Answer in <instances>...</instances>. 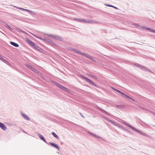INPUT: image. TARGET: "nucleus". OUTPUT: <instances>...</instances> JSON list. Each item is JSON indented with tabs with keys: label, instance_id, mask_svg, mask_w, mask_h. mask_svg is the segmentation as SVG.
<instances>
[{
	"label": "nucleus",
	"instance_id": "obj_1",
	"mask_svg": "<svg viewBox=\"0 0 155 155\" xmlns=\"http://www.w3.org/2000/svg\"><path fill=\"white\" fill-rule=\"evenodd\" d=\"M71 50L74 51V52L76 53L82 55L84 56L91 60V61L94 62H97V61L95 58H93L92 56L90 55L89 54H88L84 52H81L76 49H73L71 48Z\"/></svg>",
	"mask_w": 155,
	"mask_h": 155
},
{
	"label": "nucleus",
	"instance_id": "obj_2",
	"mask_svg": "<svg viewBox=\"0 0 155 155\" xmlns=\"http://www.w3.org/2000/svg\"><path fill=\"white\" fill-rule=\"evenodd\" d=\"M56 86L58 88L66 92H68L69 91H70V90L68 88L63 86L61 84H59V83H57Z\"/></svg>",
	"mask_w": 155,
	"mask_h": 155
},
{
	"label": "nucleus",
	"instance_id": "obj_3",
	"mask_svg": "<svg viewBox=\"0 0 155 155\" xmlns=\"http://www.w3.org/2000/svg\"><path fill=\"white\" fill-rule=\"evenodd\" d=\"M49 37H52L53 38L58 40L59 41H62L63 40V39L61 37L57 35L49 34Z\"/></svg>",
	"mask_w": 155,
	"mask_h": 155
},
{
	"label": "nucleus",
	"instance_id": "obj_4",
	"mask_svg": "<svg viewBox=\"0 0 155 155\" xmlns=\"http://www.w3.org/2000/svg\"><path fill=\"white\" fill-rule=\"evenodd\" d=\"M96 108L101 112L102 113L105 114L106 115L110 116V114H109L108 112L106 111L105 110H103V109L101 108V107H99V106H96Z\"/></svg>",
	"mask_w": 155,
	"mask_h": 155
},
{
	"label": "nucleus",
	"instance_id": "obj_5",
	"mask_svg": "<svg viewBox=\"0 0 155 155\" xmlns=\"http://www.w3.org/2000/svg\"><path fill=\"white\" fill-rule=\"evenodd\" d=\"M49 144L51 145L52 146L57 149L58 150H59L60 147L56 143H54L49 142Z\"/></svg>",
	"mask_w": 155,
	"mask_h": 155
},
{
	"label": "nucleus",
	"instance_id": "obj_6",
	"mask_svg": "<svg viewBox=\"0 0 155 155\" xmlns=\"http://www.w3.org/2000/svg\"><path fill=\"white\" fill-rule=\"evenodd\" d=\"M26 41L28 43L29 45L32 46L33 47L35 46V44L30 40L28 38H26Z\"/></svg>",
	"mask_w": 155,
	"mask_h": 155
},
{
	"label": "nucleus",
	"instance_id": "obj_7",
	"mask_svg": "<svg viewBox=\"0 0 155 155\" xmlns=\"http://www.w3.org/2000/svg\"><path fill=\"white\" fill-rule=\"evenodd\" d=\"M31 71L37 74L39 76L41 77L42 74L36 68H30Z\"/></svg>",
	"mask_w": 155,
	"mask_h": 155
},
{
	"label": "nucleus",
	"instance_id": "obj_8",
	"mask_svg": "<svg viewBox=\"0 0 155 155\" xmlns=\"http://www.w3.org/2000/svg\"><path fill=\"white\" fill-rule=\"evenodd\" d=\"M33 35L37 38L39 39L42 40L46 41V42H48V39L47 38H44L41 37L39 36H38L37 35Z\"/></svg>",
	"mask_w": 155,
	"mask_h": 155
},
{
	"label": "nucleus",
	"instance_id": "obj_9",
	"mask_svg": "<svg viewBox=\"0 0 155 155\" xmlns=\"http://www.w3.org/2000/svg\"><path fill=\"white\" fill-rule=\"evenodd\" d=\"M21 114L22 116L26 120L29 121L30 120V118L28 117V116L24 114V113L21 112Z\"/></svg>",
	"mask_w": 155,
	"mask_h": 155
},
{
	"label": "nucleus",
	"instance_id": "obj_10",
	"mask_svg": "<svg viewBox=\"0 0 155 155\" xmlns=\"http://www.w3.org/2000/svg\"><path fill=\"white\" fill-rule=\"evenodd\" d=\"M0 127L3 130H5L6 129V126L2 123L0 122Z\"/></svg>",
	"mask_w": 155,
	"mask_h": 155
},
{
	"label": "nucleus",
	"instance_id": "obj_11",
	"mask_svg": "<svg viewBox=\"0 0 155 155\" xmlns=\"http://www.w3.org/2000/svg\"><path fill=\"white\" fill-rule=\"evenodd\" d=\"M37 134L38 136H39V138L42 140H43L45 142H46V141L45 140V138L44 137L40 134L39 133H38Z\"/></svg>",
	"mask_w": 155,
	"mask_h": 155
},
{
	"label": "nucleus",
	"instance_id": "obj_12",
	"mask_svg": "<svg viewBox=\"0 0 155 155\" xmlns=\"http://www.w3.org/2000/svg\"><path fill=\"white\" fill-rule=\"evenodd\" d=\"M124 124L126 125V126H127L128 127H129L130 128H132L135 131L136 130H137V129L136 128L130 125L129 124H127V123H126L125 122Z\"/></svg>",
	"mask_w": 155,
	"mask_h": 155
},
{
	"label": "nucleus",
	"instance_id": "obj_13",
	"mask_svg": "<svg viewBox=\"0 0 155 155\" xmlns=\"http://www.w3.org/2000/svg\"><path fill=\"white\" fill-rule=\"evenodd\" d=\"M3 23L4 24V25H5L7 28L12 31L13 29L11 28L10 26L9 25L6 23L3 22Z\"/></svg>",
	"mask_w": 155,
	"mask_h": 155
},
{
	"label": "nucleus",
	"instance_id": "obj_14",
	"mask_svg": "<svg viewBox=\"0 0 155 155\" xmlns=\"http://www.w3.org/2000/svg\"><path fill=\"white\" fill-rule=\"evenodd\" d=\"M11 45L13 46H14L16 47H18L19 46V45L18 44L14 42L13 41H10V42Z\"/></svg>",
	"mask_w": 155,
	"mask_h": 155
},
{
	"label": "nucleus",
	"instance_id": "obj_15",
	"mask_svg": "<svg viewBox=\"0 0 155 155\" xmlns=\"http://www.w3.org/2000/svg\"><path fill=\"white\" fill-rule=\"evenodd\" d=\"M33 47L37 50L39 51H41L43 50V49H42L38 45H36V44L35 45V46Z\"/></svg>",
	"mask_w": 155,
	"mask_h": 155
},
{
	"label": "nucleus",
	"instance_id": "obj_16",
	"mask_svg": "<svg viewBox=\"0 0 155 155\" xmlns=\"http://www.w3.org/2000/svg\"><path fill=\"white\" fill-rule=\"evenodd\" d=\"M134 65L135 67H139V68H145V67L143 66L140 64L137 63H135L134 64Z\"/></svg>",
	"mask_w": 155,
	"mask_h": 155
},
{
	"label": "nucleus",
	"instance_id": "obj_17",
	"mask_svg": "<svg viewBox=\"0 0 155 155\" xmlns=\"http://www.w3.org/2000/svg\"><path fill=\"white\" fill-rule=\"evenodd\" d=\"M25 11L27 12L29 14H31V15H33L35 14V12L26 9V10H25Z\"/></svg>",
	"mask_w": 155,
	"mask_h": 155
},
{
	"label": "nucleus",
	"instance_id": "obj_18",
	"mask_svg": "<svg viewBox=\"0 0 155 155\" xmlns=\"http://www.w3.org/2000/svg\"><path fill=\"white\" fill-rule=\"evenodd\" d=\"M135 131L139 133L140 134H141L143 135L146 136V135H147L145 133H143V132L140 131L138 129H137V130H135Z\"/></svg>",
	"mask_w": 155,
	"mask_h": 155
},
{
	"label": "nucleus",
	"instance_id": "obj_19",
	"mask_svg": "<svg viewBox=\"0 0 155 155\" xmlns=\"http://www.w3.org/2000/svg\"><path fill=\"white\" fill-rule=\"evenodd\" d=\"M80 77L82 78L85 79L87 82L89 80V78H87V77L83 76L82 75H80Z\"/></svg>",
	"mask_w": 155,
	"mask_h": 155
},
{
	"label": "nucleus",
	"instance_id": "obj_20",
	"mask_svg": "<svg viewBox=\"0 0 155 155\" xmlns=\"http://www.w3.org/2000/svg\"><path fill=\"white\" fill-rule=\"evenodd\" d=\"M105 5L109 7H111L113 8H114L115 9H118L117 7H115V6H114L113 5H111L106 4Z\"/></svg>",
	"mask_w": 155,
	"mask_h": 155
},
{
	"label": "nucleus",
	"instance_id": "obj_21",
	"mask_svg": "<svg viewBox=\"0 0 155 155\" xmlns=\"http://www.w3.org/2000/svg\"><path fill=\"white\" fill-rule=\"evenodd\" d=\"M0 59H1L2 61L4 62H7V61L5 59H4L2 55L0 54Z\"/></svg>",
	"mask_w": 155,
	"mask_h": 155
},
{
	"label": "nucleus",
	"instance_id": "obj_22",
	"mask_svg": "<svg viewBox=\"0 0 155 155\" xmlns=\"http://www.w3.org/2000/svg\"><path fill=\"white\" fill-rule=\"evenodd\" d=\"M52 134L57 139H58L59 138V137L54 132H52Z\"/></svg>",
	"mask_w": 155,
	"mask_h": 155
},
{
	"label": "nucleus",
	"instance_id": "obj_23",
	"mask_svg": "<svg viewBox=\"0 0 155 155\" xmlns=\"http://www.w3.org/2000/svg\"><path fill=\"white\" fill-rule=\"evenodd\" d=\"M95 22V21H94L91 20H87V23H94Z\"/></svg>",
	"mask_w": 155,
	"mask_h": 155
},
{
	"label": "nucleus",
	"instance_id": "obj_24",
	"mask_svg": "<svg viewBox=\"0 0 155 155\" xmlns=\"http://www.w3.org/2000/svg\"><path fill=\"white\" fill-rule=\"evenodd\" d=\"M146 30H149L151 31L152 32H153L154 33H155V30L151 29L150 28H146Z\"/></svg>",
	"mask_w": 155,
	"mask_h": 155
},
{
	"label": "nucleus",
	"instance_id": "obj_25",
	"mask_svg": "<svg viewBox=\"0 0 155 155\" xmlns=\"http://www.w3.org/2000/svg\"><path fill=\"white\" fill-rule=\"evenodd\" d=\"M74 20L79 22H82V19H79L78 18H74Z\"/></svg>",
	"mask_w": 155,
	"mask_h": 155
},
{
	"label": "nucleus",
	"instance_id": "obj_26",
	"mask_svg": "<svg viewBox=\"0 0 155 155\" xmlns=\"http://www.w3.org/2000/svg\"><path fill=\"white\" fill-rule=\"evenodd\" d=\"M142 69H143V70L144 71H149V72H150L151 73H152V72L150 71L149 70L148 68H142Z\"/></svg>",
	"mask_w": 155,
	"mask_h": 155
},
{
	"label": "nucleus",
	"instance_id": "obj_27",
	"mask_svg": "<svg viewBox=\"0 0 155 155\" xmlns=\"http://www.w3.org/2000/svg\"><path fill=\"white\" fill-rule=\"evenodd\" d=\"M123 106L122 105H117L116 107L118 109L121 108L123 107Z\"/></svg>",
	"mask_w": 155,
	"mask_h": 155
},
{
	"label": "nucleus",
	"instance_id": "obj_28",
	"mask_svg": "<svg viewBox=\"0 0 155 155\" xmlns=\"http://www.w3.org/2000/svg\"><path fill=\"white\" fill-rule=\"evenodd\" d=\"M103 117L104 119H105L107 121L110 122H111V120H110V119H108V118H107V117Z\"/></svg>",
	"mask_w": 155,
	"mask_h": 155
},
{
	"label": "nucleus",
	"instance_id": "obj_29",
	"mask_svg": "<svg viewBox=\"0 0 155 155\" xmlns=\"http://www.w3.org/2000/svg\"><path fill=\"white\" fill-rule=\"evenodd\" d=\"M90 77H91V78H94L95 79H97L98 78L97 77H96L95 76L93 75H90Z\"/></svg>",
	"mask_w": 155,
	"mask_h": 155
},
{
	"label": "nucleus",
	"instance_id": "obj_30",
	"mask_svg": "<svg viewBox=\"0 0 155 155\" xmlns=\"http://www.w3.org/2000/svg\"><path fill=\"white\" fill-rule=\"evenodd\" d=\"M91 84L93 85L94 86H95L96 87H97V86L96 84H95L92 81H91L90 82V83Z\"/></svg>",
	"mask_w": 155,
	"mask_h": 155
},
{
	"label": "nucleus",
	"instance_id": "obj_31",
	"mask_svg": "<svg viewBox=\"0 0 155 155\" xmlns=\"http://www.w3.org/2000/svg\"><path fill=\"white\" fill-rule=\"evenodd\" d=\"M110 122V123H111L113 124L114 125L116 126L117 123L115 122H114L112 120H111V122Z\"/></svg>",
	"mask_w": 155,
	"mask_h": 155
},
{
	"label": "nucleus",
	"instance_id": "obj_32",
	"mask_svg": "<svg viewBox=\"0 0 155 155\" xmlns=\"http://www.w3.org/2000/svg\"><path fill=\"white\" fill-rule=\"evenodd\" d=\"M133 25H135L136 26H137L138 27L140 28L141 26V25H139V24L137 23H134L133 24Z\"/></svg>",
	"mask_w": 155,
	"mask_h": 155
},
{
	"label": "nucleus",
	"instance_id": "obj_33",
	"mask_svg": "<svg viewBox=\"0 0 155 155\" xmlns=\"http://www.w3.org/2000/svg\"><path fill=\"white\" fill-rule=\"evenodd\" d=\"M87 20H86L85 19H82V22H84V23H87Z\"/></svg>",
	"mask_w": 155,
	"mask_h": 155
},
{
	"label": "nucleus",
	"instance_id": "obj_34",
	"mask_svg": "<svg viewBox=\"0 0 155 155\" xmlns=\"http://www.w3.org/2000/svg\"><path fill=\"white\" fill-rule=\"evenodd\" d=\"M124 97L128 99H131V97H129V96H128L126 94Z\"/></svg>",
	"mask_w": 155,
	"mask_h": 155
},
{
	"label": "nucleus",
	"instance_id": "obj_35",
	"mask_svg": "<svg viewBox=\"0 0 155 155\" xmlns=\"http://www.w3.org/2000/svg\"><path fill=\"white\" fill-rule=\"evenodd\" d=\"M95 137H97V138H100L101 139V140H104V139L103 138H102V137H100L99 136H98L96 135V136Z\"/></svg>",
	"mask_w": 155,
	"mask_h": 155
},
{
	"label": "nucleus",
	"instance_id": "obj_36",
	"mask_svg": "<svg viewBox=\"0 0 155 155\" xmlns=\"http://www.w3.org/2000/svg\"><path fill=\"white\" fill-rule=\"evenodd\" d=\"M140 28H141L142 29H145L146 30V28H147L145 26L141 25Z\"/></svg>",
	"mask_w": 155,
	"mask_h": 155
},
{
	"label": "nucleus",
	"instance_id": "obj_37",
	"mask_svg": "<svg viewBox=\"0 0 155 155\" xmlns=\"http://www.w3.org/2000/svg\"><path fill=\"white\" fill-rule=\"evenodd\" d=\"M51 81L54 84H55L56 85V84H57V83H57L56 82H55V81Z\"/></svg>",
	"mask_w": 155,
	"mask_h": 155
},
{
	"label": "nucleus",
	"instance_id": "obj_38",
	"mask_svg": "<svg viewBox=\"0 0 155 155\" xmlns=\"http://www.w3.org/2000/svg\"><path fill=\"white\" fill-rule=\"evenodd\" d=\"M18 9H20V10H21L22 11H25V10H26V9H25V8H18Z\"/></svg>",
	"mask_w": 155,
	"mask_h": 155
},
{
	"label": "nucleus",
	"instance_id": "obj_39",
	"mask_svg": "<svg viewBox=\"0 0 155 155\" xmlns=\"http://www.w3.org/2000/svg\"><path fill=\"white\" fill-rule=\"evenodd\" d=\"M116 91L117 92H118V93H120H120H121V92L120 91H119V90H117V89H116Z\"/></svg>",
	"mask_w": 155,
	"mask_h": 155
},
{
	"label": "nucleus",
	"instance_id": "obj_40",
	"mask_svg": "<svg viewBox=\"0 0 155 155\" xmlns=\"http://www.w3.org/2000/svg\"><path fill=\"white\" fill-rule=\"evenodd\" d=\"M141 108L144 110H147V109L144 108V107H141Z\"/></svg>",
	"mask_w": 155,
	"mask_h": 155
},
{
	"label": "nucleus",
	"instance_id": "obj_41",
	"mask_svg": "<svg viewBox=\"0 0 155 155\" xmlns=\"http://www.w3.org/2000/svg\"><path fill=\"white\" fill-rule=\"evenodd\" d=\"M120 94L123 97H124L125 96V95H126V94H125L122 93V92H121Z\"/></svg>",
	"mask_w": 155,
	"mask_h": 155
},
{
	"label": "nucleus",
	"instance_id": "obj_42",
	"mask_svg": "<svg viewBox=\"0 0 155 155\" xmlns=\"http://www.w3.org/2000/svg\"><path fill=\"white\" fill-rule=\"evenodd\" d=\"M26 66L28 67V68H33L31 66L29 65L28 64H26Z\"/></svg>",
	"mask_w": 155,
	"mask_h": 155
},
{
	"label": "nucleus",
	"instance_id": "obj_43",
	"mask_svg": "<svg viewBox=\"0 0 155 155\" xmlns=\"http://www.w3.org/2000/svg\"><path fill=\"white\" fill-rule=\"evenodd\" d=\"M119 127L120 128L122 129H124V127H123V126H122L120 124V126H119Z\"/></svg>",
	"mask_w": 155,
	"mask_h": 155
},
{
	"label": "nucleus",
	"instance_id": "obj_44",
	"mask_svg": "<svg viewBox=\"0 0 155 155\" xmlns=\"http://www.w3.org/2000/svg\"><path fill=\"white\" fill-rule=\"evenodd\" d=\"M20 31L21 32H22L23 33H26V34H27L26 33L25 31H23V30H22L21 29L20 30Z\"/></svg>",
	"mask_w": 155,
	"mask_h": 155
},
{
	"label": "nucleus",
	"instance_id": "obj_45",
	"mask_svg": "<svg viewBox=\"0 0 155 155\" xmlns=\"http://www.w3.org/2000/svg\"><path fill=\"white\" fill-rule=\"evenodd\" d=\"M49 44H50V43H53V42H52L51 41L50 39H49Z\"/></svg>",
	"mask_w": 155,
	"mask_h": 155
},
{
	"label": "nucleus",
	"instance_id": "obj_46",
	"mask_svg": "<svg viewBox=\"0 0 155 155\" xmlns=\"http://www.w3.org/2000/svg\"><path fill=\"white\" fill-rule=\"evenodd\" d=\"M79 114L82 116V117H84L83 115L81 113H79Z\"/></svg>",
	"mask_w": 155,
	"mask_h": 155
},
{
	"label": "nucleus",
	"instance_id": "obj_47",
	"mask_svg": "<svg viewBox=\"0 0 155 155\" xmlns=\"http://www.w3.org/2000/svg\"><path fill=\"white\" fill-rule=\"evenodd\" d=\"M92 135H93L94 137H96V135L95 134H94L93 133H92Z\"/></svg>",
	"mask_w": 155,
	"mask_h": 155
},
{
	"label": "nucleus",
	"instance_id": "obj_48",
	"mask_svg": "<svg viewBox=\"0 0 155 155\" xmlns=\"http://www.w3.org/2000/svg\"><path fill=\"white\" fill-rule=\"evenodd\" d=\"M91 81V80L90 79H89L88 81L87 82H88L89 83H90V82Z\"/></svg>",
	"mask_w": 155,
	"mask_h": 155
},
{
	"label": "nucleus",
	"instance_id": "obj_49",
	"mask_svg": "<svg viewBox=\"0 0 155 155\" xmlns=\"http://www.w3.org/2000/svg\"><path fill=\"white\" fill-rule=\"evenodd\" d=\"M91 81V80L90 79H89L88 81L87 82H88L89 83H90V82Z\"/></svg>",
	"mask_w": 155,
	"mask_h": 155
},
{
	"label": "nucleus",
	"instance_id": "obj_50",
	"mask_svg": "<svg viewBox=\"0 0 155 155\" xmlns=\"http://www.w3.org/2000/svg\"><path fill=\"white\" fill-rule=\"evenodd\" d=\"M88 133L89 134H90L91 135H92V132H90V131H88Z\"/></svg>",
	"mask_w": 155,
	"mask_h": 155
},
{
	"label": "nucleus",
	"instance_id": "obj_51",
	"mask_svg": "<svg viewBox=\"0 0 155 155\" xmlns=\"http://www.w3.org/2000/svg\"><path fill=\"white\" fill-rule=\"evenodd\" d=\"M120 124H118V123H117V125L116 126H117V127H119V126H120Z\"/></svg>",
	"mask_w": 155,
	"mask_h": 155
},
{
	"label": "nucleus",
	"instance_id": "obj_52",
	"mask_svg": "<svg viewBox=\"0 0 155 155\" xmlns=\"http://www.w3.org/2000/svg\"><path fill=\"white\" fill-rule=\"evenodd\" d=\"M123 129V130H127V129H125V127H124V129Z\"/></svg>",
	"mask_w": 155,
	"mask_h": 155
},
{
	"label": "nucleus",
	"instance_id": "obj_53",
	"mask_svg": "<svg viewBox=\"0 0 155 155\" xmlns=\"http://www.w3.org/2000/svg\"><path fill=\"white\" fill-rule=\"evenodd\" d=\"M14 7H15V8H19V7H18L16 6H14Z\"/></svg>",
	"mask_w": 155,
	"mask_h": 155
},
{
	"label": "nucleus",
	"instance_id": "obj_54",
	"mask_svg": "<svg viewBox=\"0 0 155 155\" xmlns=\"http://www.w3.org/2000/svg\"><path fill=\"white\" fill-rule=\"evenodd\" d=\"M14 7H15V8H19V7H18L16 6H14Z\"/></svg>",
	"mask_w": 155,
	"mask_h": 155
},
{
	"label": "nucleus",
	"instance_id": "obj_55",
	"mask_svg": "<svg viewBox=\"0 0 155 155\" xmlns=\"http://www.w3.org/2000/svg\"><path fill=\"white\" fill-rule=\"evenodd\" d=\"M131 99V100H132V101H135V100L134 99H133V98H131V99Z\"/></svg>",
	"mask_w": 155,
	"mask_h": 155
},
{
	"label": "nucleus",
	"instance_id": "obj_56",
	"mask_svg": "<svg viewBox=\"0 0 155 155\" xmlns=\"http://www.w3.org/2000/svg\"><path fill=\"white\" fill-rule=\"evenodd\" d=\"M111 88L112 89H113H113H114V87H111Z\"/></svg>",
	"mask_w": 155,
	"mask_h": 155
},
{
	"label": "nucleus",
	"instance_id": "obj_57",
	"mask_svg": "<svg viewBox=\"0 0 155 155\" xmlns=\"http://www.w3.org/2000/svg\"><path fill=\"white\" fill-rule=\"evenodd\" d=\"M116 89H116L115 88H114V89H113V90L115 91H116Z\"/></svg>",
	"mask_w": 155,
	"mask_h": 155
},
{
	"label": "nucleus",
	"instance_id": "obj_58",
	"mask_svg": "<svg viewBox=\"0 0 155 155\" xmlns=\"http://www.w3.org/2000/svg\"><path fill=\"white\" fill-rule=\"evenodd\" d=\"M127 130V131H128V132H130V131H129V130Z\"/></svg>",
	"mask_w": 155,
	"mask_h": 155
},
{
	"label": "nucleus",
	"instance_id": "obj_59",
	"mask_svg": "<svg viewBox=\"0 0 155 155\" xmlns=\"http://www.w3.org/2000/svg\"><path fill=\"white\" fill-rule=\"evenodd\" d=\"M24 133H26V132H25V131H24Z\"/></svg>",
	"mask_w": 155,
	"mask_h": 155
},
{
	"label": "nucleus",
	"instance_id": "obj_60",
	"mask_svg": "<svg viewBox=\"0 0 155 155\" xmlns=\"http://www.w3.org/2000/svg\"><path fill=\"white\" fill-rule=\"evenodd\" d=\"M47 35L48 36V34H47Z\"/></svg>",
	"mask_w": 155,
	"mask_h": 155
}]
</instances>
